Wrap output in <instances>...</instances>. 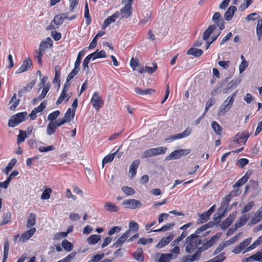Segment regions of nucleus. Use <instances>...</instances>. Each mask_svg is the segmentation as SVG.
<instances>
[{
    "instance_id": "nucleus-41",
    "label": "nucleus",
    "mask_w": 262,
    "mask_h": 262,
    "mask_svg": "<svg viewBox=\"0 0 262 262\" xmlns=\"http://www.w3.org/2000/svg\"><path fill=\"white\" fill-rule=\"evenodd\" d=\"M156 156L154 148L148 149L144 151L142 154V158H146Z\"/></svg>"
},
{
    "instance_id": "nucleus-64",
    "label": "nucleus",
    "mask_w": 262,
    "mask_h": 262,
    "mask_svg": "<svg viewBox=\"0 0 262 262\" xmlns=\"http://www.w3.org/2000/svg\"><path fill=\"white\" fill-rule=\"evenodd\" d=\"M76 252H72L68 255L65 258H64V260L66 262H71L76 256Z\"/></svg>"
},
{
    "instance_id": "nucleus-42",
    "label": "nucleus",
    "mask_w": 262,
    "mask_h": 262,
    "mask_svg": "<svg viewBox=\"0 0 262 262\" xmlns=\"http://www.w3.org/2000/svg\"><path fill=\"white\" fill-rule=\"evenodd\" d=\"M17 162V160L13 158L11 160L7 166L5 168V172L8 174L9 172L12 170L13 167L15 165Z\"/></svg>"
},
{
    "instance_id": "nucleus-28",
    "label": "nucleus",
    "mask_w": 262,
    "mask_h": 262,
    "mask_svg": "<svg viewBox=\"0 0 262 262\" xmlns=\"http://www.w3.org/2000/svg\"><path fill=\"white\" fill-rule=\"evenodd\" d=\"M249 219V215L244 214L240 217L239 220L236 222L234 226H236V228H238L241 227L245 225V224L248 221Z\"/></svg>"
},
{
    "instance_id": "nucleus-33",
    "label": "nucleus",
    "mask_w": 262,
    "mask_h": 262,
    "mask_svg": "<svg viewBox=\"0 0 262 262\" xmlns=\"http://www.w3.org/2000/svg\"><path fill=\"white\" fill-rule=\"evenodd\" d=\"M105 209L110 212H116L118 210V207L112 203L107 202L104 205Z\"/></svg>"
},
{
    "instance_id": "nucleus-37",
    "label": "nucleus",
    "mask_w": 262,
    "mask_h": 262,
    "mask_svg": "<svg viewBox=\"0 0 262 262\" xmlns=\"http://www.w3.org/2000/svg\"><path fill=\"white\" fill-rule=\"evenodd\" d=\"M262 243V235L259 236L252 245H251L249 247H248L247 249L243 252L245 253L247 251H249L256 247H257L258 245H259Z\"/></svg>"
},
{
    "instance_id": "nucleus-56",
    "label": "nucleus",
    "mask_w": 262,
    "mask_h": 262,
    "mask_svg": "<svg viewBox=\"0 0 262 262\" xmlns=\"http://www.w3.org/2000/svg\"><path fill=\"white\" fill-rule=\"evenodd\" d=\"M154 149H155V155H156V156H157L158 155L164 154L167 150V148L162 147V146H160V147H158L157 148H154Z\"/></svg>"
},
{
    "instance_id": "nucleus-20",
    "label": "nucleus",
    "mask_w": 262,
    "mask_h": 262,
    "mask_svg": "<svg viewBox=\"0 0 262 262\" xmlns=\"http://www.w3.org/2000/svg\"><path fill=\"white\" fill-rule=\"evenodd\" d=\"M119 16V12L117 11L115 12L112 16L108 17L103 23V28H105L112 23L115 22L116 19L118 18Z\"/></svg>"
},
{
    "instance_id": "nucleus-35",
    "label": "nucleus",
    "mask_w": 262,
    "mask_h": 262,
    "mask_svg": "<svg viewBox=\"0 0 262 262\" xmlns=\"http://www.w3.org/2000/svg\"><path fill=\"white\" fill-rule=\"evenodd\" d=\"M35 84L34 81H32L31 82L27 84V86H25L23 89H21L18 92V95L19 97H21L22 94L25 92H29L32 88L34 86Z\"/></svg>"
},
{
    "instance_id": "nucleus-54",
    "label": "nucleus",
    "mask_w": 262,
    "mask_h": 262,
    "mask_svg": "<svg viewBox=\"0 0 262 262\" xmlns=\"http://www.w3.org/2000/svg\"><path fill=\"white\" fill-rule=\"evenodd\" d=\"M56 129L54 125L50 122L47 128V134L49 136H51L54 134Z\"/></svg>"
},
{
    "instance_id": "nucleus-58",
    "label": "nucleus",
    "mask_w": 262,
    "mask_h": 262,
    "mask_svg": "<svg viewBox=\"0 0 262 262\" xmlns=\"http://www.w3.org/2000/svg\"><path fill=\"white\" fill-rule=\"evenodd\" d=\"M47 105V102L46 101H43L37 107L34 109V112L37 114L39 112H42Z\"/></svg>"
},
{
    "instance_id": "nucleus-48",
    "label": "nucleus",
    "mask_w": 262,
    "mask_h": 262,
    "mask_svg": "<svg viewBox=\"0 0 262 262\" xmlns=\"http://www.w3.org/2000/svg\"><path fill=\"white\" fill-rule=\"evenodd\" d=\"M60 113V112L59 111L53 112L48 115V120H49L50 122H53L55 121L56 119V118L59 116Z\"/></svg>"
},
{
    "instance_id": "nucleus-39",
    "label": "nucleus",
    "mask_w": 262,
    "mask_h": 262,
    "mask_svg": "<svg viewBox=\"0 0 262 262\" xmlns=\"http://www.w3.org/2000/svg\"><path fill=\"white\" fill-rule=\"evenodd\" d=\"M211 127L216 134L221 135L222 133V127L216 121L212 122Z\"/></svg>"
},
{
    "instance_id": "nucleus-24",
    "label": "nucleus",
    "mask_w": 262,
    "mask_h": 262,
    "mask_svg": "<svg viewBox=\"0 0 262 262\" xmlns=\"http://www.w3.org/2000/svg\"><path fill=\"white\" fill-rule=\"evenodd\" d=\"M140 164V160H136L134 161L129 167V173L131 174L132 177H134L137 172V169Z\"/></svg>"
},
{
    "instance_id": "nucleus-3",
    "label": "nucleus",
    "mask_w": 262,
    "mask_h": 262,
    "mask_svg": "<svg viewBox=\"0 0 262 262\" xmlns=\"http://www.w3.org/2000/svg\"><path fill=\"white\" fill-rule=\"evenodd\" d=\"M236 92H234L232 96H229L224 102L223 104L219 109L218 115L223 116L226 114L232 107L235 100Z\"/></svg>"
},
{
    "instance_id": "nucleus-9",
    "label": "nucleus",
    "mask_w": 262,
    "mask_h": 262,
    "mask_svg": "<svg viewBox=\"0 0 262 262\" xmlns=\"http://www.w3.org/2000/svg\"><path fill=\"white\" fill-rule=\"evenodd\" d=\"M177 257L173 256L172 254L170 253H156L155 255L154 259L157 262H170V260L172 258H174Z\"/></svg>"
},
{
    "instance_id": "nucleus-49",
    "label": "nucleus",
    "mask_w": 262,
    "mask_h": 262,
    "mask_svg": "<svg viewBox=\"0 0 262 262\" xmlns=\"http://www.w3.org/2000/svg\"><path fill=\"white\" fill-rule=\"evenodd\" d=\"M212 225V224L211 223H209L208 224H207L206 225H204L201 227L198 228L195 233L194 234H196V235H198L199 233H200L201 232L204 231L209 228L211 227Z\"/></svg>"
},
{
    "instance_id": "nucleus-4",
    "label": "nucleus",
    "mask_w": 262,
    "mask_h": 262,
    "mask_svg": "<svg viewBox=\"0 0 262 262\" xmlns=\"http://www.w3.org/2000/svg\"><path fill=\"white\" fill-rule=\"evenodd\" d=\"M26 112L18 113L14 115L9 120L8 125L9 127H15L25 120L27 116Z\"/></svg>"
},
{
    "instance_id": "nucleus-36",
    "label": "nucleus",
    "mask_w": 262,
    "mask_h": 262,
    "mask_svg": "<svg viewBox=\"0 0 262 262\" xmlns=\"http://www.w3.org/2000/svg\"><path fill=\"white\" fill-rule=\"evenodd\" d=\"M61 246L67 252H70L72 251L73 248V244L67 239H64L62 241L61 243Z\"/></svg>"
},
{
    "instance_id": "nucleus-59",
    "label": "nucleus",
    "mask_w": 262,
    "mask_h": 262,
    "mask_svg": "<svg viewBox=\"0 0 262 262\" xmlns=\"http://www.w3.org/2000/svg\"><path fill=\"white\" fill-rule=\"evenodd\" d=\"M104 257V254H96L93 256L92 259L89 260L88 262H98L99 260H100L101 259H102Z\"/></svg>"
},
{
    "instance_id": "nucleus-52",
    "label": "nucleus",
    "mask_w": 262,
    "mask_h": 262,
    "mask_svg": "<svg viewBox=\"0 0 262 262\" xmlns=\"http://www.w3.org/2000/svg\"><path fill=\"white\" fill-rule=\"evenodd\" d=\"M44 53L43 51L40 50V49L35 51L36 55H35V57L37 59V62L39 64H42L41 58Z\"/></svg>"
},
{
    "instance_id": "nucleus-38",
    "label": "nucleus",
    "mask_w": 262,
    "mask_h": 262,
    "mask_svg": "<svg viewBox=\"0 0 262 262\" xmlns=\"http://www.w3.org/2000/svg\"><path fill=\"white\" fill-rule=\"evenodd\" d=\"M209 217L210 216L206 211L202 214L199 215V219L197 220L196 223L198 224H201L205 223L209 220Z\"/></svg>"
},
{
    "instance_id": "nucleus-31",
    "label": "nucleus",
    "mask_w": 262,
    "mask_h": 262,
    "mask_svg": "<svg viewBox=\"0 0 262 262\" xmlns=\"http://www.w3.org/2000/svg\"><path fill=\"white\" fill-rule=\"evenodd\" d=\"M91 56L92 57V59L94 60L97 58H105L106 57V54L104 50H101L100 51H96V52L91 54Z\"/></svg>"
},
{
    "instance_id": "nucleus-51",
    "label": "nucleus",
    "mask_w": 262,
    "mask_h": 262,
    "mask_svg": "<svg viewBox=\"0 0 262 262\" xmlns=\"http://www.w3.org/2000/svg\"><path fill=\"white\" fill-rule=\"evenodd\" d=\"M253 260L258 262H262V249L252 255Z\"/></svg>"
},
{
    "instance_id": "nucleus-21",
    "label": "nucleus",
    "mask_w": 262,
    "mask_h": 262,
    "mask_svg": "<svg viewBox=\"0 0 262 262\" xmlns=\"http://www.w3.org/2000/svg\"><path fill=\"white\" fill-rule=\"evenodd\" d=\"M173 237V235L172 234H170L167 237H163L158 243L156 247L160 249L167 245L172 239Z\"/></svg>"
},
{
    "instance_id": "nucleus-13",
    "label": "nucleus",
    "mask_w": 262,
    "mask_h": 262,
    "mask_svg": "<svg viewBox=\"0 0 262 262\" xmlns=\"http://www.w3.org/2000/svg\"><path fill=\"white\" fill-rule=\"evenodd\" d=\"M262 220V206L254 213L251 220L249 225H253L257 224Z\"/></svg>"
},
{
    "instance_id": "nucleus-8",
    "label": "nucleus",
    "mask_w": 262,
    "mask_h": 262,
    "mask_svg": "<svg viewBox=\"0 0 262 262\" xmlns=\"http://www.w3.org/2000/svg\"><path fill=\"white\" fill-rule=\"evenodd\" d=\"M70 84L66 83L63 88V89L62 90L61 93L60 94V96L57 99L56 101V104L59 105L61 104L63 101L66 100V101H68L69 99L71 98L72 96V93H67V92L68 91L69 88H70Z\"/></svg>"
},
{
    "instance_id": "nucleus-23",
    "label": "nucleus",
    "mask_w": 262,
    "mask_h": 262,
    "mask_svg": "<svg viewBox=\"0 0 262 262\" xmlns=\"http://www.w3.org/2000/svg\"><path fill=\"white\" fill-rule=\"evenodd\" d=\"M53 45V41L50 37H47L45 40L40 42L39 49L45 52V50Z\"/></svg>"
},
{
    "instance_id": "nucleus-30",
    "label": "nucleus",
    "mask_w": 262,
    "mask_h": 262,
    "mask_svg": "<svg viewBox=\"0 0 262 262\" xmlns=\"http://www.w3.org/2000/svg\"><path fill=\"white\" fill-rule=\"evenodd\" d=\"M187 54L195 57H199L202 55L203 51L201 49L191 48L187 51Z\"/></svg>"
},
{
    "instance_id": "nucleus-43",
    "label": "nucleus",
    "mask_w": 262,
    "mask_h": 262,
    "mask_svg": "<svg viewBox=\"0 0 262 262\" xmlns=\"http://www.w3.org/2000/svg\"><path fill=\"white\" fill-rule=\"evenodd\" d=\"M13 102V104L10 107L11 110H14L18 105L19 103V100L16 99V94L14 93L13 95L12 98L10 100V103Z\"/></svg>"
},
{
    "instance_id": "nucleus-34",
    "label": "nucleus",
    "mask_w": 262,
    "mask_h": 262,
    "mask_svg": "<svg viewBox=\"0 0 262 262\" xmlns=\"http://www.w3.org/2000/svg\"><path fill=\"white\" fill-rule=\"evenodd\" d=\"M143 250L141 248H138L136 252L133 253V256L135 259L140 262H143L144 258L142 256Z\"/></svg>"
},
{
    "instance_id": "nucleus-6",
    "label": "nucleus",
    "mask_w": 262,
    "mask_h": 262,
    "mask_svg": "<svg viewBox=\"0 0 262 262\" xmlns=\"http://www.w3.org/2000/svg\"><path fill=\"white\" fill-rule=\"evenodd\" d=\"M123 206L126 209H136L142 206V203L138 200L130 199L122 202Z\"/></svg>"
},
{
    "instance_id": "nucleus-60",
    "label": "nucleus",
    "mask_w": 262,
    "mask_h": 262,
    "mask_svg": "<svg viewBox=\"0 0 262 262\" xmlns=\"http://www.w3.org/2000/svg\"><path fill=\"white\" fill-rule=\"evenodd\" d=\"M55 77L54 81H55L56 82H57L59 80V78L60 76V68L59 66H56L55 67Z\"/></svg>"
},
{
    "instance_id": "nucleus-47",
    "label": "nucleus",
    "mask_w": 262,
    "mask_h": 262,
    "mask_svg": "<svg viewBox=\"0 0 262 262\" xmlns=\"http://www.w3.org/2000/svg\"><path fill=\"white\" fill-rule=\"evenodd\" d=\"M27 137L26 132L20 130L19 135L17 136V143L19 144L20 143L24 142Z\"/></svg>"
},
{
    "instance_id": "nucleus-5",
    "label": "nucleus",
    "mask_w": 262,
    "mask_h": 262,
    "mask_svg": "<svg viewBox=\"0 0 262 262\" xmlns=\"http://www.w3.org/2000/svg\"><path fill=\"white\" fill-rule=\"evenodd\" d=\"M190 152L189 149H179L176 150L170 153L168 156L166 157V160H171L178 159L183 156H185Z\"/></svg>"
},
{
    "instance_id": "nucleus-46",
    "label": "nucleus",
    "mask_w": 262,
    "mask_h": 262,
    "mask_svg": "<svg viewBox=\"0 0 262 262\" xmlns=\"http://www.w3.org/2000/svg\"><path fill=\"white\" fill-rule=\"evenodd\" d=\"M188 235V232L187 231H184L181 234V235L179 237H178L177 239H176L175 240H174L172 244V245L173 246H174V245H177L179 244V243L182 241V240L183 239H184L185 237L187 236V235Z\"/></svg>"
},
{
    "instance_id": "nucleus-45",
    "label": "nucleus",
    "mask_w": 262,
    "mask_h": 262,
    "mask_svg": "<svg viewBox=\"0 0 262 262\" xmlns=\"http://www.w3.org/2000/svg\"><path fill=\"white\" fill-rule=\"evenodd\" d=\"M9 249V243L8 239H6L4 243V258L3 262L7 258L8 256V252Z\"/></svg>"
},
{
    "instance_id": "nucleus-17",
    "label": "nucleus",
    "mask_w": 262,
    "mask_h": 262,
    "mask_svg": "<svg viewBox=\"0 0 262 262\" xmlns=\"http://www.w3.org/2000/svg\"><path fill=\"white\" fill-rule=\"evenodd\" d=\"M36 229L32 228L29 230L25 232L21 236L19 240L22 242H25L30 239L33 235L35 233Z\"/></svg>"
},
{
    "instance_id": "nucleus-53",
    "label": "nucleus",
    "mask_w": 262,
    "mask_h": 262,
    "mask_svg": "<svg viewBox=\"0 0 262 262\" xmlns=\"http://www.w3.org/2000/svg\"><path fill=\"white\" fill-rule=\"evenodd\" d=\"M52 192L51 188L46 189L41 195V199L42 200H48L50 198V193Z\"/></svg>"
},
{
    "instance_id": "nucleus-12",
    "label": "nucleus",
    "mask_w": 262,
    "mask_h": 262,
    "mask_svg": "<svg viewBox=\"0 0 262 262\" xmlns=\"http://www.w3.org/2000/svg\"><path fill=\"white\" fill-rule=\"evenodd\" d=\"M251 242V238H248L244 241H243L242 243H241L239 245L236 246L232 252L235 254L239 253L242 250H244Z\"/></svg>"
},
{
    "instance_id": "nucleus-62",
    "label": "nucleus",
    "mask_w": 262,
    "mask_h": 262,
    "mask_svg": "<svg viewBox=\"0 0 262 262\" xmlns=\"http://www.w3.org/2000/svg\"><path fill=\"white\" fill-rule=\"evenodd\" d=\"M248 66V62L246 60L242 61L239 67V73H242L246 69Z\"/></svg>"
},
{
    "instance_id": "nucleus-40",
    "label": "nucleus",
    "mask_w": 262,
    "mask_h": 262,
    "mask_svg": "<svg viewBox=\"0 0 262 262\" xmlns=\"http://www.w3.org/2000/svg\"><path fill=\"white\" fill-rule=\"evenodd\" d=\"M118 151L112 154H109L108 155L105 156L104 159H103L102 160V167H104V165L106 163H107L108 162H112L115 155H116L117 152Z\"/></svg>"
},
{
    "instance_id": "nucleus-50",
    "label": "nucleus",
    "mask_w": 262,
    "mask_h": 262,
    "mask_svg": "<svg viewBox=\"0 0 262 262\" xmlns=\"http://www.w3.org/2000/svg\"><path fill=\"white\" fill-rule=\"evenodd\" d=\"M122 190L127 195H131L135 193V191L133 188L128 186H123Z\"/></svg>"
},
{
    "instance_id": "nucleus-18",
    "label": "nucleus",
    "mask_w": 262,
    "mask_h": 262,
    "mask_svg": "<svg viewBox=\"0 0 262 262\" xmlns=\"http://www.w3.org/2000/svg\"><path fill=\"white\" fill-rule=\"evenodd\" d=\"M130 4H126L121 10L120 13L123 18H128L132 14V7Z\"/></svg>"
},
{
    "instance_id": "nucleus-27",
    "label": "nucleus",
    "mask_w": 262,
    "mask_h": 262,
    "mask_svg": "<svg viewBox=\"0 0 262 262\" xmlns=\"http://www.w3.org/2000/svg\"><path fill=\"white\" fill-rule=\"evenodd\" d=\"M101 238V235L94 234L89 236L87 238L86 242L89 245H93L97 244L100 240Z\"/></svg>"
},
{
    "instance_id": "nucleus-15",
    "label": "nucleus",
    "mask_w": 262,
    "mask_h": 262,
    "mask_svg": "<svg viewBox=\"0 0 262 262\" xmlns=\"http://www.w3.org/2000/svg\"><path fill=\"white\" fill-rule=\"evenodd\" d=\"M130 235V230H128L123 233L121 237L114 244L115 247H118L121 246L123 243L126 241L127 238Z\"/></svg>"
},
{
    "instance_id": "nucleus-22",
    "label": "nucleus",
    "mask_w": 262,
    "mask_h": 262,
    "mask_svg": "<svg viewBox=\"0 0 262 262\" xmlns=\"http://www.w3.org/2000/svg\"><path fill=\"white\" fill-rule=\"evenodd\" d=\"M237 10L236 7L234 6H231L228 8L227 10L225 12L224 14V17L225 20H230L233 15L234 12Z\"/></svg>"
},
{
    "instance_id": "nucleus-26",
    "label": "nucleus",
    "mask_w": 262,
    "mask_h": 262,
    "mask_svg": "<svg viewBox=\"0 0 262 262\" xmlns=\"http://www.w3.org/2000/svg\"><path fill=\"white\" fill-rule=\"evenodd\" d=\"M216 29V25H210L208 29L206 30L203 34V39L207 40L210 37L211 34Z\"/></svg>"
},
{
    "instance_id": "nucleus-25",
    "label": "nucleus",
    "mask_w": 262,
    "mask_h": 262,
    "mask_svg": "<svg viewBox=\"0 0 262 262\" xmlns=\"http://www.w3.org/2000/svg\"><path fill=\"white\" fill-rule=\"evenodd\" d=\"M75 111L72 110L71 108H68L67 111L66 112L64 117L61 118L64 122H69L71 121V119L73 118L75 116Z\"/></svg>"
},
{
    "instance_id": "nucleus-29",
    "label": "nucleus",
    "mask_w": 262,
    "mask_h": 262,
    "mask_svg": "<svg viewBox=\"0 0 262 262\" xmlns=\"http://www.w3.org/2000/svg\"><path fill=\"white\" fill-rule=\"evenodd\" d=\"M174 226V224L173 223H168V224L165 225L164 226L162 227L161 228H159L158 229L150 230L149 232V233H150L151 232H162V231H168V230L171 229Z\"/></svg>"
},
{
    "instance_id": "nucleus-11",
    "label": "nucleus",
    "mask_w": 262,
    "mask_h": 262,
    "mask_svg": "<svg viewBox=\"0 0 262 262\" xmlns=\"http://www.w3.org/2000/svg\"><path fill=\"white\" fill-rule=\"evenodd\" d=\"M236 215V211L230 214L228 217L220 224L221 228L223 230L227 229L235 219Z\"/></svg>"
},
{
    "instance_id": "nucleus-16",
    "label": "nucleus",
    "mask_w": 262,
    "mask_h": 262,
    "mask_svg": "<svg viewBox=\"0 0 262 262\" xmlns=\"http://www.w3.org/2000/svg\"><path fill=\"white\" fill-rule=\"evenodd\" d=\"M32 65L31 61L30 59L25 60L20 68L16 71V74H20L29 70Z\"/></svg>"
},
{
    "instance_id": "nucleus-63",
    "label": "nucleus",
    "mask_w": 262,
    "mask_h": 262,
    "mask_svg": "<svg viewBox=\"0 0 262 262\" xmlns=\"http://www.w3.org/2000/svg\"><path fill=\"white\" fill-rule=\"evenodd\" d=\"M63 20L62 18V16L60 15H56L54 19L53 20V22L56 25H60L62 24Z\"/></svg>"
},
{
    "instance_id": "nucleus-19",
    "label": "nucleus",
    "mask_w": 262,
    "mask_h": 262,
    "mask_svg": "<svg viewBox=\"0 0 262 262\" xmlns=\"http://www.w3.org/2000/svg\"><path fill=\"white\" fill-rule=\"evenodd\" d=\"M220 16L221 15L219 12H215L213 15L212 20L220 28V30H222L224 28V20L220 19Z\"/></svg>"
},
{
    "instance_id": "nucleus-61",
    "label": "nucleus",
    "mask_w": 262,
    "mask_h": 262,
    "mask_svg": "<svg viewBox=\"0 0 262 262\" xmlns=\"http://www.w3.org/2000/svg\"><path fill=\"white\" fill-rule=\"evenodd\" d=\"M56 129L58 127L60 126L61 125L66 123L64 120H63L61 118L57 120H55L53 122H50Z\"/></svg>"
},
{
    "instance_id": "nucleus-57",
    "label": "nucleus",
    "mask_w": 262,
    "mask_h": 262,
    "mask_svg": "<svg viewBox=\"0 0 262 262\" xmlns=\"http://www.w3.org/2000/svg\"><path fill=\"white\" fill-rule=\"evenodd\" d=\"M84 16L86 18V23L90 24L91 23L90 15L89 14V10L88 8V4L86 2L84 10Z\"/></svg>"
},
{
    "instance_id": "nucleus-2",
    "label": "nucleus",
    "mask_w": 262,
    "mask_h": 262,
    "mask_svg": "<svg viewBox=\"0 0 262 262\" xmlns=\"http://www.w3.org/2000/svg\"><path fill=\"white\" fill-rule=\"evenodd\" d=\"M202 245V240L196 234H192L186 237L184 247L185 251L188 253H192L198 250L199 246Z\"/></svg>"
},
{
    "instance_id": "nucleus-55",
    "label": "nucleus",
    "mask_w": 262,
    "mask_h": 262,
    "mask_svg": "<svg viewBox=\"0 0 262 262\" xmlns=\"http://www.w3.org/2000/svg\"><path fill=\"white\" fill-rule=\"evenodd\" d=\"M254 203L253 201L249 202L242 209V213H245L250 211L254 206Z\"/></svg>"
},
{
    "instance_id": "nucleus-44",
    "label": "nucleus",
    "mask_w": 262,
    "mask_h": 262,
    "mask_svg": "<svg viewBox=\"0 0 262 262\" xmlns=\"http://www.w3.org/2000/svg\"><path fill=\"white\" fill-rule=\"evenodd\" d=\"M11 219V213L10 212H7L5 213L3 216V221L0 223V225H5L9 223Z\"/></svg>"
},
{
    "instance_id": "nucleus-32",
    "label": "nucleus",
    "mask_w": 262,
    "mask_h": 262,
    "mask_svg": "<svg viewBox=\"0 0 262 262\" xmlns=\"http://www.w3.org/2000/svg\"><path fill=\"white\" fill-rule=\"evenodd\" d=\"M35 223L36 215L35 214L31 213L29 214L28 217L26 226L27 228H30L35 225Z\"/></svg>"
},
{
    "instance_id": "nucleus-7",
    "label": "nucleus",
    "mask_w": 262,
    "mask_h": 262,
    "mask_svg": "<svg viewBox=\"0 0 262 262\" xmlns=\"http://www.w3.org/2000/svg\"><path fill=\"white\" fill-rule=\"evenodd\" d=\"M191 128L188 127L183 132L170 136L169 137L166 138L165 141L167 142H171L175 140L184 138L189 136L191 134Z\"/></svg>"
},
{
    "instance_id": "nucleus-10",
    "label": "nucleus",
    "mask_w": 262,
    "mask_h": 262,
    "mask_svg": "<svg viewBox=\"0 0 262 262\" xmlns=\"http://www.w3.org/2000/svg\"><path fill=\"white\" fill-rule=\"evenodd\" d=\"M91 103L93 107L97 111L102 106L103 101L97 92H95L93 95Z\"/></svg>"
},
{
    "instance_id": "nucleus-1",
    "label": "nucleus",
    "mask_w": 262,
    "mask_h": 262,
    "mask_svg": "<svg viewBox=\"0 0 262 262\" xmlns=\"http://www.w3.org/2000/svg\"><path fill=\"white\" fill-rule=\"evenodd\" d=\"M221 235L219 233L213 236L208 241L203 244V246L199 247L198 250L192 255H188L183 256L180 262H194L198 261L201 257L203 251L207 250L212 246L220 238Z\"/></svg>"
},
{
    "instance_id": "nucleus-14",
    "label": "nucleus",
    "mask_w": 262,
    "mask_h": 262,
    "mask_svg": "<svg viewBox=\"0 0 262 262\" xmlns=\"http://www.w3.org/2000/svg\"><path fill=\"white\" fill-rule=\"evenodd\" d=\"M135 92L141 96L150 95L155 92V90L152 89H142L139 87L134 88Z\"/></svg>"
}]
</instances>
